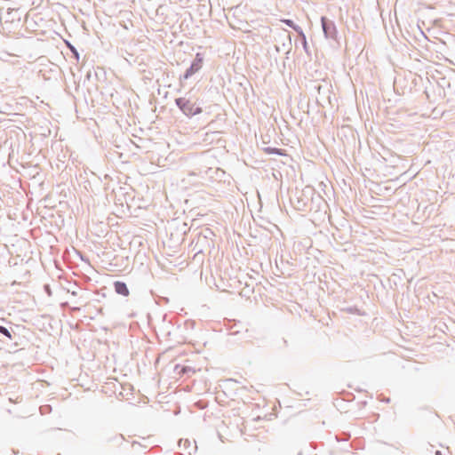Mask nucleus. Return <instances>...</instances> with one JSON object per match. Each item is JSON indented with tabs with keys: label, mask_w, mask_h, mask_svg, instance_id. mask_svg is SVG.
I'll return each mask as SVG.
<instances>
[{
	"label": "nucleus",
	"mask_w": 455,
	"mask_h": 455,
	"mask_svg": "<svg viewBox=\"0 0 455 455\" xmlns=\"http://www.w3.org/2000/svg\"><path fill=\"white\" fill-rule=\"evenodd\" d=\"M321 24L324 37L327 39L336 40L338 31L334 21L325 16H323L321 18Z\"/></svg>",
	"instance_id": "3"
},
{
	"label": "nucleus",
	"mask_w": 455,
	"mask_h": 455,
	"mask_svg": "<svg viewBox=\"0 0 455 455\" xmlns=\"http://www.w3.org/2000/svg\"><path fill=\"white\" fill-rule=\"evenodd\" d=\"M132 448L135 451H140L142 448H147V447L144 446L142 443L134 441L132 443Z\"/></svg>",
	"instance_id": "13"
},
{
	"label": "nucleus",
	"mask_w": 455,
	"mask_h": 455,
	"mask_svg": "<svg viewBox=\"0 0 455 455\" xmlns=\"http://www.w3.org/2000/svg\"><path fill=\"white\" fill-rule=\"evenodd\" d=\"M175 104L180 108V110L187 116L193 117L194 116L199 115L202 113V107L197 104L196 101L193 102L189 99L185 97H180L175 99Z\"/></svg>",
	"instance_id": "1"
},
{
	"label": "nucleus",
	"mask_w": 455,
	"mask_h": 455,
	"mask_svg": "<svg viewBox=\"0 0 455 455\" xmlns=\"http://www.w3.org/2000/svg\"><path fill=\"white\" fill-rule=\"evenodd\" d=\"M275 48L277 52H280L281 51H285V54H287V55L291 52V34L287 30H284V32H283L281 45H275Z\"/></svg>",
	"instance_id": "5"
},
{
	"label": "nucleus",
	"mask_w": 455,
	"mask_h": 455,
	"mask_svg": "<svg viewBox=\"0 0 455 455\" xmlns=\"http://www.w3.org/2000/svg\"><path fill=\"white\" fill-rule=\"evenodd\" d=\"M187 371H190V369H189V368H187V367H183V368H182V371H183L184 373H185V372H187Z\"/></svg>",
	"instance_id": "16"
},
{
	"label": "nucleus",
	"mask_w": 455,
	"mask_h": 455,
	"mask_svg": "<svg viewBox=\"0 0 455 455\" xmlns=\"http://www.w3.org/2000/svg\"><path fill=\"white\" fill-rule=\"evenodd\" d=\"M114 288L115 291L122 296H128L129 295V289L124 282L122 281H116L114 283Z\"/></svg>",
	"instance_id": "9"
},
{
	"label": "nucleus",
	"mask_w": 455,
	"mask_h": 455,
	"mask_svg": "<svg viewBox=\"0 0 455 455\" xmlns=\"http://www.w3.org/2000/svg\"><path fill=\"white\" fill-rule=\"evenodd\" d=\"M384 401H385L386 403H388V402L390 401V399H389V398H387V399H385Z\"/></svg>",
	"instance_id": "19"
},
{
	"label": "nucleus",
	"mask_w": 455,
	"mask_h": 455,
	"mask_svg": "<svg viewBox=\"0 0 455 455\" xmlns=\"http://www.w3.org/2000/svg\"><path fill=\"white\" fill-rule=\"evenodd\" d=\"M213 235V233L211 229L207 228L204 231V233H202L198 238H197V241H196V247H198V252H202L203 251V248L201 245H199L200 243H209L208 239Z\"/></svg>",
	"instance_id": "7"
},
{
	"label": "nucleus",
	"mask_w": 455,
	"mask_h": 455,
	"mask_svg": "<svg viewBox=\"0 0 455 455\" xmlns=\"http://www.w3.org/2000/svg\"><path fill=\"white\" fill-rule=\"evenodd\" d=\"M282 22L286 24L288 27L291 28L293 30H295L297 33L299 31V29H302L299 26L296 25L293 20H283Z\"/></svg>",
	"instance_id": "11"
},
{
	"label": "nucleus",
	"mask_w": 455,
	"mask_h": 455,
	"mask_svg": "<svg viewBox=\"0 0 455 455\" xmlns=\"http://www.w3.org/2000/svg\"><path fill=\"white\" fill-rule=\"evenodd\" d=\"M100 439L104 443L112 447H120L125 441L122 434L116 433L109 429H104L100 434Z\"/></svg>",
	"instance_id": "2"
},
{
	"label": "nucleus",
	"mask_w": 455,
	"mask_h": 455,
	"mask_svg": "<svg viewBox=\"0 0 455 455\" xmlns=\"http://www.w3.org/2000/svg\"><path fill=\"white\" fill-rule=\"evenodd\" d=\"M4 319H0V322H4ZM0 335L8 340H13L16 337V333L12 331V327L7 328L2 324H0Z\"/></svg>",
	"instance_id": "8"
},
{
	"label": "nucleus",
	"mask_w": 455,
	"mask_h": 455,
	"mask_svg": "<svg viewBox=\"0 0 455 455\" xmlns=\"http://www.w3.org/2000/svg\"><path fill=\"white\" fill-rule=\"evenodd\" d=\"M44 290L48 293V295H51V290L48 284L44 285Z\"/></svg>",
	"instance_id": "15"
},
{
	"label": "nucleus",
	"mask_w": 455,
	"mask_h": 455,
	"mask_svg": "<svg viewBox=\"0 0 455 455\" xmlns=\"http://www.w3.org/2000/svg\"><path fill=\"white\" fill-rule=\"evenodd\" d=\"M69 48H70L74 57L78 60H79V53H78L77 50L73 45H70Z\"/></svg>",
	"instance_id": "14"
},
{
	"label": "nucleus",
	"mask_w": 455,
	"mask_h": 455,
	"mask_svg": "<svg viewBox=\"0 0 455 455\" xmlns=\"http://www.w3.org/2000/svg\"><path fill=\"white\" fill-rule=\"evenodd\" d=\"M73 310H80L79 307H74Z\"/></svg>",
	"instance_id": "20"
},
{
	"label": "nucleus",
	"mask_w": 455,
	"mask_h": 455,
	"mask_svg": "<svg viewBox=\"0 0 455 455\" xmlns=\"http://www.w3.org/2000/svg\"><path fill=\"white\" fill-rule=\"evenodd\" d=\"M220 132H206L202 135V142L205 145H212L220 140Z\"/></svg>",
	"instance_id": "6"
},
{
	"label": "nucleus",
	"mask_w": 455,
	"mask_h": 455,
	"mask_svg": "<svg viewBox=\"0 0 455 455\" xmlns=\"http://www.w3.org/2000/svg\"><path fill=\"white\" fill-rule=\"evenodd\" d=\"M298 35H299V39L301 41V44L303 46L304 51L307 53H308V45H307V37H306L305 33L303 32L302 29H299V31L298 32Z\"/></svg>",
	"instance_id": "10"
},
{
	"label": "nucleus",
	"mask_w": 455,
	"mask_h": 455,
	"mask_svg": "<svg viewBox=\"0 0 455 455\" xmlns=\"http://www.w3.org/2000/svg\"><path fill=\"white\" fill-rule=\"evenodd\" d=\"M264 150L266 153H268V154H275V155H279V156L284 155L283 150L281 148L268 147V148H266Z\"/></svg>",
	"instance_id": "12"
},
{
	"label": "nucleus",
	"mask_w": 455,
	"mask_h": 455,
	"mask_svg": "<svg viewBox=\"0 0 455 455\" xmlns=\"http://www.w3.org/2000/svg\"><path fill=\"white\" fill-rule=\"evenodd\" d=\"M71 294L76 296L77 293H76V291H72Z\"/></svg>",
	"instance_id": "18"
},
{
	"label": "nucleus",
	"mask_w": 455,
	"mask_h": 455,
	"mask_svg": "<svg viewBox=\"0 0 455 455\" xmlns=\"http://www.w3.org/2000/svg\"><path fill=\"white\" fill-rule=\"evenodd\" d=\"M435 454V455H443L442 451H436Z\"/></svg>",
	"instance_id": "17"
},
{
	"label": "nucleus",
	"mask_w": 455,
	"mask_h": 455,
	"mask_svg": "<svg viewBox=\"0 0 455 455\" xmlns=\"http://www.w3.org/2000/svg\"><path fill=\"white\" fill-rule=\"evenodd\" d=\"M204 62V57L201 53H196V58L193 60L190 67L185 71L184 75L181 76L180 79L187 80L189 77H191L194 74L198 72L202 67Z\"/></svg>",
	"instance_id": "4"
}]
</instances>
